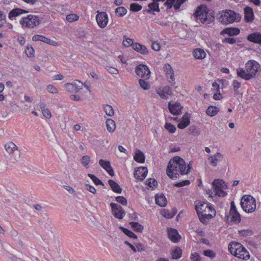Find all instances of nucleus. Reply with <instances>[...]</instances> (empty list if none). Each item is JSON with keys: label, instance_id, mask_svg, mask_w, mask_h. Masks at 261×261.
<instances>
[{"label": "nucleus", "instance_id": "f257e3e1", "mask_svg": "<svg viewBox=\"0 0 261 261\" xmlns=\"http://www.w3.org/2000/svg\"><path fill=\"white\" fill-rule=\"evenodd\" d=\"M191 167L186 164L185 161L179 156L172 158L167 167V174L172 179L177 178L179 175L187 174L190 172Z\"/></svg>", "mask_w": 261, "mask_h": 261}, {"label": "nucleus", "instance_id": "f03ea898", "mask_svg": "<svg viewBox=\"0 0 261 261\" xmlns=\"http://www.w3.org/2000/svg\"><path fill=\"white\" fill-rule=\"evenodd\" d=\"M260 67L259 64L254 60H250L245 64V68L237 69V75L246 81L253 79Z\"/></svg>", "mask_w": 261, "mask_h": 261}, {"label": "nucleus", "instance_id": "7ed1b4c3", "mask_svg": "<svg viewBox=\"0 0 261 261\" xmlns=\"http://www.w3.org/2000/svg\"><path fill=\"white\" fill-rule=\"evenodd\" d=\"M199 219L202 223H206L215 214V210L208 203L198 202L195 205Z\"/></svg>", "mask_w": 261, "mask_h": 261}, {"label": "nucleus", "instance_id": "20e7f679", "mask_svg": "<svg viewBox=\"0 0 261 261\" xmlns=\"http://www.w3.org/2000/svg\"><path fill=\"white\" fill-rule=\"evenodd\" d=\"M228 248L232 255L239 258L247 260L250 258L249 252L239 243L231 242L229 244Z\"/></svg>", "mask_w": 261, "mask_h": 261}, {"label": "nucleus", "instance_id": "39448f33", "mask_svg": "<svg viewBox=\"0 0 261 261\" xmlns=\"http://www.w3.org/2000/svg\"><path fill=\"white\" fill-rule=\"evenodd\" d=\"M212 186L213 191L208 190L206 191L210 197H212L214 193L215 195L219 197H223L226 195V193L224 191V190L227 188V185L223 180L215 179L212 183Z\"/></svg>", "mask_w": 261, "mask_h": 261}, {"label": "nucleus", "instance_id": "423d86ee", "mask_svg": "<svg viewBox=\"0 0 261 261\" xmlns=\"http://www.w3.org/2000/svg\"><path fill=\"white\" fill-rule=\"evenodd\" d=\"M240 19L241 16L239 14L230 10L223 11L219 18V21L225 24L232 23L234 21H239Z\"/></svg>", "mask_w": 261, "mask_h": 261}, {"label": "nucleus", "instance_id": "0eeeda50", "mask_svg": "<svg viewBox=\"0 0 261 261\" xmlns=\"http://www.w3.org/2000/svg\"><path fill=\"white\" fill-rule=\"evenodd\" d=\"M241 205L244 211L247 213H252L256 208V200L251 195H244L242 198Z\"/></svg>", "mask_w": 261, "mask_h": 261}, {"label": "nucleus", "instance_id": "6e6552de", "mask_svg": "<svg viewBox=\"0 0 261 261\" xmlns=\"http://www.w3.org/2000/svg\"><path fill=\"white\" fill-rule=\"evenodd\" d=\"M20 23L22 28L33 29L39 24L40 20L38 16L30 14L22 17L20 20Z\"/></svg>", "mask_w": 261, "mask_h": 261}, {"label": "nucleus", "instance_id": "1a4fd4ad", "mask_svg": "<svg viewBox=\"0 0 261 261\" xmlns=\"http://www.w3.org/2000/svg\"><path fill=\"white\" fill-rule=\"evenodd\" d=\"M197 20L202 23H210L211 20L207 18V11L205 6L201 5L197 7L194 13Z\"/></svg>", "mask_w": 261, "mask_h": 261}, {"label": "nucleus", "instance_id": "9d476101", "mask_svg": "<svg viewBox=\"0 0 261 261\" xmlns=\"http://www.w3.org/2000/svg\"><path fill=\"white\" fill-rule=\"evenodd\" d=\"M84 84L79 81L75 80L72 83H68L64 85L66 90L73 93H77L80 90L82 89Z\"/></svg>", "mask_w": 261, "mask_h": 261}, {"label": "nucleus", "instance_id": "9b49d317", "mask_svg": "<svg viewBox=\"0 0 261 261\" xmlns=\"http://www.w3.org/2000/svg\"><path fill=\"white\" fill-rule=\"evenodd\" d=\"M96 20L98 27L101 29L105 28L108 23L109 18L108 14L105 12L97 11Z\"/></svg>", "mask_w": 261, "mask_h": 261}, {"label": "nucleus", "instance_id": "f8f14e48", "mask_svg": "<svg viewBox=\"0 0 261 261\" xmlns=\"http://www.w3.org/2000/svg\"><path fill=\"white\" fill-rule=\"evenodd\" d=\"M136 74L145 80L149 79L150 76V71L148 67L143 64L138 65L135 69Z\"/></svg>", "mask_w": 261, "mask_h": 261}, {"label": "nucleus", "instance_id": "ddd939ff", "mask_svg": "<svg viewBox=\"0 0 261 261\" xmlns=\"http://www.w3.org/2000/svg\"><path fill=\"white\" fill-rule=\"evenodd\" d=\"M226 220L229 225L238 224L241 221V216L238 212H229V214L226 215Z\"/></svg>", "mask_w": 261, "mask_h": 261}, {"label": "nucleus", "instance_id": "4468645a", "mask_svg": "<svg viewBox=\"0 0 261 261\" xmlns=\"http://www.w3.org/2000/svg\"><path fill=\"white\" fill-rule=\"evenodd\" d=\"M111 206L112 207L113 214L116 218L121 219L124 217L125 213L121 206L114 203H111Z\"/></svg>", "mask_w": 261, "mask_h": 261}, {"label": "nucleus", "instance_id": "2eb2a0df", "mask_svg": "<svg viewBox=\"0 0 261 261\" xmlns=\"http://www.w3.org/2000/svg\"><path fill=\"white\" fill-rule=\"evenodd\" d=\"M32 40L33 41H40L43 42H44L46 44L54 46H57L59 45V44L53 40H51L50 39L47 38L44 36L40 35H34L32 38Z\"/></svg>", "mask_w": 261, "mask_h": 261}, {"label": "nucleus", "instance_id": "dca6fc26", "mask_svg": "<svg viewBox=\"0 0 261 261\" xmlns=\"http://www.w3.org/2000/svg\"><path fill=\"white\" fill-rule=\"evenodd\" d=\"M223 155L218 152L214 155H210L207 160L210 165L213 167H216L218 162L222 161Z\"/></svg>", "mask_w": 261, "mask_h": 261}, {"label": "nucleus", "instance_id": "f3484780", "mask_svg": "<svg viewBox=\"0 0 261 261\" xmlns=\"http://www.w3.org/2000/svg\"><path fill=\"white\" fill-rule=\"evenodd\" d=\"M156 92L162 99L167 98L172 94V91L169 86L160 87L156 89Z\"/></svg>", "mask_w": 261, "mask_h": 261}, {"label": "nucleus", "instance_id": "a211bd4d", "mask_svg": "<svg viewBox=\"0 0 261 261\" xmlns=\"http://www.w3.org/2000/svg\"><path fill=\"white\" fill-rule=\"evenodd\" d=\"M168 108L169 111L173 115H179L181 113L182 108L181 105L178 102L172 103L171 102L168 103Z\"/></svg>", "mask_w": 261, "mask_h": 261}, {"label": "nucleus", "instance_id": "6ab92c4d", "mask_svg": "<svg viewBox=\"0 0 261 261\" xmlns=\"http://www.w3.org/2000/svg\"><path fill=\"white\" fill-rule=\"evenodd\" d=\"M5 148L6 151L9 155H12L14 154H18L19 156V154L18 151L17 146L12 142H9L5 145Z\"/></svg>", "mask_w": 261, "mask_h": 261}, {"label": "nucleus", "instance_id": "aec40b11", "mask_svg": "<svg viewBox=\"0 0 261 261\" xmlns=\"http://www.w3.org/2000/svg\"><path fill=\"white\" fill-rule=\"evenodd\" d=\"M148 170L147 168L140 167L137 168L134 173L135 177L141 180H143L147 174Z\"/></svg>", "mask_w": 261, "mask_h": 261}, {"label": "nucleus", "instance_id": "412c9836", "mask_svg": "<svg viewBox=\"0 0 261 261\" xmlns=\"http://www.w3.org/2000/svg\"><path fill=\"white\" fill-rule=\"evenodd\" d=\"M99 164L111 176L114 175V172L111 166L110 162L109 161H105L103 160H100Z\"/></svg>", "mask_w": 261, "mask_h": 261}, {"label": "nucleus", "instance_id": "4be33fe9", "mask_svg": "<svg viewBox=\"0 0 261 261\" xmlns=\"http://www.w3.org/2000/svg\"><path fill=\"white\" fill-rule=\"evenodd\" d=\"M244 19L246 22H252L254 20V16L253 9L247 7L244 8Z\"/></svg>", "mask_w": 261, "mask_h": 261}, {"label": "nucleus", "instance_id": "5701e85b", "mask_svg": "<svg viewBox=\"0 0 261 261\" xmlns=\"http://www.w3.org/2000/svg\"><path fill=\"white\" fill-rule=\"evenodd\" d=\"M168 235L169 239L174 243H177L180 239V236L177 231L173 228L168 229Z\"/></svg>", "mask_w": 261, "mask_h": 261}, {"label": "nucleus", "instance_id": "b1692460", "mask_svg": "<svg viewBox=\"0 0 261 261\" xmlns=\"http://www.w3.org/2000/svg\"><path fill=\"white\" fill-rule=\"evenodd\" d=\"M190 123V116L188 113H185L180 119V122L177 125V127L180 129H184L187 127Z\"/></svg>", "mask_w": 261, "mask_h": 261}, {"label": "nucleus", "instance_id": "393cba45", "mask_svg": "<svg viewBox=\"0 0 261 261\" xmlns=\"http://www.w3.org/2000/svg\"><path fill=\"white\" fill-rule=\"evenodd\" d=\"M133 48L144 55H147L148 53V50L146 46L138 43H135L133 46Z\"/></svg>", "mask_w": 261, "mask_h": 261}, {"label": "nucleus", "instance_id": "a878e982", "mask_svg": "<svg viewBox=\"0 0 261 261\" xmlns=\"http://www.w3.org/2000/svg\"><path fill=\"white\" fill-rule=\"evenodd\" d=\"M194 57L196 59L201 60L205 58L206 53L205 51L201 48H196L193 51Z\"/></svg>", "mask_w": 261, "mask_h": 261}, {"label": "nucleus", "instance_id": "bb28decb", "mask_svg": "<svg viewBox=\"0 0 261 261\" xmlns=\"http://www.w3.org/2000/svg\"><path fill=\"white\" fill-rule=\"evenodd\" d=\"M28 11L20 8H16L11 10L9 14V18L11 19L12 17L19 16L24 13H28Z\"/></svg>", "mask_w": 261, "mask_h": 261}, {"label": "nucleus", "instance_id": "cd10ccee", "mask_svg": "<svg viewBox=\"0 0 261 261\" xmlns=\"http://www.w3.org/2000/svg\"><path fill=\"white\" fill-rule=\"evenodd\" d=\"M247 39L251 42L261 44V34H251L247 36Z\"/></svg>", "mask_w": 261, "mask_h": 261}, {"label": "nucleus", "instance_id": "c85d7f7f", "mask_svg": "<svg viewBox=\"0 0 261 261\" xmlns=\"http://www.w3.org/2000/svg\"><path fill=\"white\" fill-rule=\"evenodd\" d=\"M40 107L42 114L44 117L49 119L51 117V114L50 110L47 108L46 105L43 102H40Z\"/></svg>", "mask_w": 261, "mask_h": 261}, {"label": "nucleus", "instance_id": "c756f323", "mask_svg": "<svg viewBox=\"0 0 261 261\" xmlns=\"http://www.w3.org/2000/svg\"><path fill=\"white\" fill-rule=\"evenodd\" d=\"M182 249L179 247H176L171 251V258L173 259H177L181 257Z\"/></svg>", "mask_w": 261, "mask_h": 261}, {"label": "nucleus", "instance_id": "7c9ffc66", "mask_svg": "<svg viewBox=\"0 0 261 261\" xmlns=\"http://www.w3.org/2000/svg\"><path fill=\"white\" fill-rule=\"evenodd\" d=\"M156 203L161 207L165 206L167 203L166 198L164 195H156L155 196Z\"/></svg>", "mask_w": 261, "mask_h": 261}, {"label": "nucleus", "instance_id": "2f4dec72", "mask_svg": "<svg viewBox=\"0 0 261 261\" xmlns=\"http://www.w3.org/2000/svg\"><path fill=\"white\" fill-rule=\"evenodd\" d=\"M106 123L107 130L111 133L114 132L116 127L115 122L112 119H108Z\"/></svg>", "mask_w": 261, "mask_h": 261}, {"label": "nucleus", "instance_id": "473e14b6", "mask_svg": "<svg viewBox=\"0 0 261 261\" xmlns=\"http://www.w3.org/2000/svg\"><path fill=\"white\" fill-rule=\"evenodd\" d=\"M134 160L140 163H143L145 161V156L142 152L140 150H137L134 155Z\"/></svg>", "mask_w": 261, "mask_h": 261}, {"label": "nucleus", "instance_id": "72a5a7b5", "mask_svg": "<svg viewBox=\"0 0 261 261\" xmlns=\"http://www.w3.org/2000/svg\"><path fill=\"white\" fill-rule=\"evenodd\" d=\"M108 182L112 189V190L117 193H120L122 191L121 188L120 187L119 185L116 183L115 181L109 179Z\"/></svg>", "mask_w": 261, "mask_h": 261}, {"label": "nucleus", "instance_id": "f704fd0d", "mask_svg": "<svg viewBox=\"0 0 261 261\" xmlns=\"http://www.w3.org/2000/svg\"><path fill=\"white\" fill-rule=\"evenodd\" d=\"M240 30L238 28H227L222 31V33L228 34L229 36L237 35L240 33Z\"/></svg>", "mask_w": 261, "mask_h": 261}, {"label": "nucleus", "instance_id": "c9c22d12", "mask_svg": "<svg viewBox=\"0 0 261 261\" xmlns=\"http://www.w3.org/2000/svg\"><path fill=\"white\" fill-rule=\"evenodd\" d=\"M148 7L149 9L146 10L148 13H150L151 10L156 12L160 11L158 2L155 0H153L152 3L149 4L148 5Z\"/></svg>", "mask_w": 261, "mask_h": 261}, {"label": "nucleus", "instance_id": "e433bc0d", "mask_svg": "<svg viewBox=\"0 0 261 261\" xmlns=\"http://www.w3.org/2000/svg\"><path fill=\"white\" fill-rule=\"evenodd\" d=\"M165 72L167 77H170L172 81L174 80V75L173 70L171 66L167 64L165 66Z\"/></svg>", "mask_w": 261, "mask_h": 261}, {"label": "nucleus", "instance_id": "4c0bfd02", "mask_svg": "<svg viewBox=\"0 0 261 261\" xmlns=\"http://www.w3.org/2000/svg\"><path fill=\"white\" fill-rule=\"evenodd\" d=\"M219 111V109L218 107L214 106H210L206 110V114L211 117L215 116Z\"/></svg>", "mask_w": 261, "mask_h": 261}, {"label": "nucleus", "instance_id": "58836bf2", "mask_svg": "<svg viewBox=\"0 0 261 261\" xmlns=\"http://www.w3.org/2000/svg\"><path fill=\"white\" fill-rule=\"evenodd\" d=\"M129 225L134 229V231L142 232L144 229V227L138 222H130Z\"/></svg>", "mask_w": 261, "mask_h": 261}, {"label": "nucleus", "instance_id": "ea45409f", "mask_svg": "<svg viewBox=\"0 0 261 261\" xmlns=\"http://www.w3.org/2000/svg\"><path fill=\"white\" fill-rule=\"evenodd\" d=\"M103 108L108 116H113L114 115V110L111 105H105L103 106Z\"/></svg>", "mask_w": 261, "mask_h": 261}, {"label": "nucleus", "instance_id": "a19ab883", "mask_svg": "<svg viewBox=\"0 0 261 261\" xmlns=\"http://www.w3.org/2000/svg\"><path fill=\"white\" fill-rule=\"evenodd\" d=\"M119 228L121 230H122V231L124 234H125L126 236H127L129 238H134L135 239L137 238V236L130 230H128L127 228H125L122 226H120Z\"/></svg>", "mask_w": 261, "mask_h": 261}, {"label": "nucleus", "instance_id": "79ce46f5", "mask_svg": "<svg viewBox=\"0 0 261 261\" xmlns=\"http://www.w3.org/2000/svg\"><path fill=\"white\" fill-rule=\"evenodd\" d=\"M115 12L118 17H122L127 12L126 9L123 7H119L115 9Z\"/></svg>", "mask_w": 261, "mask_h": 261}, {"label": "nucleus", "instance_id": "37998d69", "mask_svg": "<svg viewBox=\"0 0 261 261\" xmlns=\"http://www.w3.org/2000/svg\"><path fill=\"white\" fill-rule=\"evenodd\" d=\"M140 87L143 90H148L150 88V85L149 83L142 79H140L138 81Z\"/></svg>", "mask_w": 261, "mask_h": 261}, {"label": "nucleus", "instance_id": "c03bdc74", "mask_svg": "<svg viewBox=\"0 0 261 261\" xmlns=\"http://www.w3.org/2000/svg\"><path fill=\"white\" fill-rule=\"evenodd\" d=\"M66 20L69 22H72L79 19V16L75 14H71L66 16Z\"/></svg>", "mask_w": 261, "mask_h": 261}, {"label": "nucleus", "instance_id": "a18cd8bd", "mask_svg": "<svg viewBox=\"0 0 261 261\" xmlns=\"http://www.w3.org/2000/svg\"><path fill=\"white\" fill-rule=\"evenodd\" d=\"M165 128L167 130H168L169 132H170L171 133H175L176 129L175 126L174 125H173L170 123H168V122H166L165 123Z\"/></svg>", "mask_w": 261, "mask_h": 261}, {"label": "nucleus", "instance_id": "49530a36", "mask_svg": "<svg viewBox=\"0 0 261 261\" xmlns=\"http://www.w3.org/2000/svg\"><path fill=\"white\" fill-rule=\"evenodd\" d=\"M134 43V40L129 38L125 37L123 41V44L126 47H129L132 46L133 47Z\"/></svg>", "mask_w": 261, "mask_h": 261}, {"label": "nucleus", "instance_id": "de8ad7c7", "mask_svg": "<svg viewBox=\"0 0 261 261\" xmlns=\"http://www.w3.org/2000/svg\"><path fill=\"white\" fill-rule=\"evenodd\" d=\"M88 175L93 180V181L94 182L95 185H103L102 182L100 180H99L97 177H96L94 175L92 174H88Z\"/></svg>", "mask_w": 261, "mask_h": 261}, {"label": "nucleus", "instance_id": "09e8293b", "mask_svg": "<svg viewBox=\"0 0 261 261\" xmlns=\"http://www.w3.org/2000/svg\"><path fill=\"white\" fill-rule=\"evenodd\" d=\"M142 6L139 4L133 3L130 5V10L133 12H138L141 10Z\"/></svg>", "mask_w": 261, "mask_h": 261}, {"label": "nucleus", "instance_id": "8fccbe9b", "mask_svg": "<svg viewBox=\"0 0 261 261\" xmlns=\"http://www.w3.org/2000/svg\"><path fill=\"white\" fill-rule=\"evenodd\" d=\"M203 254L211 258H214L216 257V253L212 250H206L203 251Z\"/></svg>", "mask_w": 261, "mask_h": 261}, {"label": "nucleus", "instance_id": "3c124183", "mask_svg": "<svg viewBox=\"0 0 261 261\" xmlns=\"http://www.w3.org/2000/svg\"><path fill=\"white\" fill-rule=\"evenodd\" d=\"M90 161V158L88 155L83 156L81 159L82 164L86 167H87V166L89 164Z\"/></svg>", "mask_w": 261, "mask_h": 261}, {"label": "nucleus", "instance_id": "603ef678", "mask_svg": "<svg viewBox=\"0 0 261 261\" xmlns=\"http://www.w3.org/2000/svg\"><path fill=\"white\" fill-rule=\"evenodd\" d=\"M241 85V82L237 80H234L232 81V86L236 93L237 92L238 89L240 88Z\"/></svg>", "mask_w": 261, "mask_h": 261}, {"label": "nucleus", "instance_id": "864d4df0", "mask_svg": "<svg viewBox=\"0 0 261 261\" xmlns=\"http://www.w3.org/2000/svg\"><path fill=\"white\" fill-rule=\"evenodd\" d=\"M106 69L111 74H117L119 72L117 68L112 66H107Z\"/></svg>", "mask_w": 261, "mask_h": 261}, {"label": "nucleus", "instance_id": "5fc2aeb1", "mask_svg": "<svg viewBox=\"0 0 261 261\" xmlns=\"http://www.w3.org/2000/svg\"><path fill=\"white\" fill-rule=\"evenodd\" d=\"M239 233L242 236H250L253 234L252 230L249 229L242 230L239 231Z\"/></svg>", "mask_w": 261, "mask_h": 261}, {"label": "nucleus", "instance_id": "6e6d98bb", "mask_svg": "<svg viewBox=\"0 0 261 261\" xmlns=\"http://www.w3.org/2000/svg\"><path fill=\"white\" fill-rule=\"evenodd\" d=\"M146 184L150 187L153 188L157 185V181L153 178H150L146 181Z\"/></svg>", "mask_w": 261, "mask_h": 261}, {"label": "nucleus", "instance_id": "4d7b16f0", "mask_svg": "<svg viewBox=\"0 0 261 261\" xmlns=\"http://www.w3.org/2000/svg\"><path fill=\"white\" fill-rule=\"evenodd\" d=\"M46 89L49 92L53 94H56L58 92V89L55 86L51 85L47 86Z\"/></svg>", "mask_w": 261, "mask_h": 261}, {"label": "nucleus", "instance_id": "13d9d810", "mask_svg": "<svg viewBox=\"0 0 261 261\" xmlns=\"http://www.w3.org/2000/svg\"><path fill=\"white\" fill-rule=\"evenodd\" d=\"M6 22V15L4 13L0 11V28L4 26Z\"/></svg>", "mask_w": 261, "mask_h": 261}, {"label": "nucleus", "instance_id": "bf43d9fd", "mask_svg": "<svg viewBox=\"0 0 261 261\" xmlns=\"http://www.w3.org/2000/svg\"><path fill=\"white\" fill-rule=\"evenodd\" d=\"M116 200L117 202H118L124 205H126V204H127L126 199L123 196L116 197Z\"/></svg>", "mask_w": 261, "mask_h": 261}, {"label": "nucleus", "instance_id": "052dcab7", "mask_svg": "<svg viewBox=\"0 0 261 261\" xmlns=\"http://www.w3.org/2000/svg\"><path fill=\"white\" fill-rule=\"evenodd\" d=\"M190 258L192 261H200L199 254L197 252H193L191 254Z\"/></svg>", "mask_w": 261, "mask_h": 261}, {"label": "nucleus", "instance_id": "680f3d73", "mask_svg": "<svg viewBox=\"0 0 261 261\" xmlns=\"http://www.w3.org/2000/svg\"><path fill=\"white\" fill-rule=\"evenodd\" d=\"M25 51L27 56L28 57L33 56L34 53V50L32 47H27Z\"/></svg>", "mask_w": 261, "mask_h": 261}, {"label": "nucleus", "instance_id": "e2e57ef3", "mask_svg": "<svg viewBox=\"0 0 261 261\" xmlns=\"http://www.w3.org/2000/svg\"><path fill=\"white\" fill-rule=\"evenodd\" d=\"M190 184V181L189 180H185L181 182H176L174 185V186L177 187H181L185 186H187Z\"/></svg>", "mask_w": 261, "mask_h": 261}, {"label": "nucleus", "instance_id": "0e129e2a", "mask_svg": "<svg viewBox=\"0 0 261 261\" xmlns=\"http://www.w3.org/2000/svg\"><path fill=\"white\" fill-rule=\"evenodd\" d=\"M63 188L67 190L70 194L73 195H76V193L75 191L70 186L64 185Z\"/></svg>", "mask_w": 261, "mask_h": 261}, {"label": "nucleus", "instance_id": "69168bd1", "mask_svg": "<svg viewBox=\"0 0 261 261\" xmlns=\"http://www.w3.org/2000/svg\"><path fill=\"white\" fill-rule=\"evenodd\" d=\"M175 0H167L164 5L167 9H170L172 6L174 7Z\"/></svg>", "mask_w": 261, "mask_h": 261}, {"label": "nucleus", "instance_id": "338daca9", "mask_svg": "<svg viewBox=\"0 0 261 261\" xmlns=\"http://www.w3.org/2000/svg\"><path fill=\"white\" fill-rule=\"evenodd\" d=\"M151 48L155 51H159L161 49V46L159 43L154 41L152 43Z\"/></svg>", "mask_w": 261, "mask_h": 261}, {"label": "nucleus", "instance_id": "774afa93", "mask_svg": "<svg viewBox=\"0 0 261 261\" xmlns=\"http://www.w3.org/2000/svg\"><path fill=\"white\" fill-rule=\"evenodd\" d=\"M85 186H86V189L88 191H89L90 192H91L93 194L96 193V190L93 186L90 185L89 184H86L85 185Z\"/></svg>", "mask_w": 261, "mask_h": 261}]
</instances>
